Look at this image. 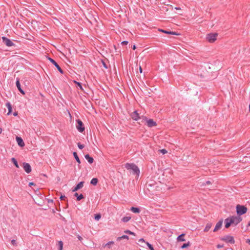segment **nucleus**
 Masks as SVG:
<instances>
[{"label":"nucleus","instance_id":"393cba45","mask_svg":"<svg viewBox=\"0 0 250 250\" xmlns=\"http://www.w3.org/2000/svg\"><path fill=\"white\" fill-rule=\"evenodd\" d=\"M122 239H126V240H128L129 239V237L127 235H123V236H120V237H118L117 238V241H120Z\"/></svg>","mask_w":250,"mask_h":250},{"label":"nucleus","instance_id":"0eeeda50","mask_svg":"<svg viewBox=\"0 0 250 250\" xmlns=\"http://www.w3.org/2000/svg\"><path fill=\"white\" fill-rule=\"evenodd\" d=\"M2 42L7 46L11 47L12 46H15V44L11 40H10L9 39L7 38L6 37H2Z\"/></svg>","mask_w":250,"mask_h":250},{"label":"nucleus","instance_id":"37998d69","mask_svg":"<svg viewBox=\"0 0 250 250\" xmlns=\"http://www.w3.org/2000/svg\"><path fill=\"white\" fill-rule=\"evenodd\" d=\"M128 42L127 41H123L121 42V44L123 45H127L128 44Z\"/></svg>","mask_w":250,"mask_h":250},{"label":"nucleus","instance_id":"e433bc0d","mask_svg":"<svg viewBox=\"0 0 250 250\" xmlns=\"http://www.w3.org/2000/svg\"><path fill=\"white\" fill-rule=\"evenodd\" d=\"M114 244V242L113 241H110L109 242H108L107 243H106L105 245V246H107L109 248H110V246L111 244Z\"/></svg>","mask_w":250,"mask_h":250},{"label":"nucleus","instance_id":"ea45409f","mask_svg":"<svg viewBox=\"0 0 250 250\" xmlns=\"http://www.w3.org/2000/svg\"><path fill=\"white\" fill-rule=\"evenodd\" d=\"M11 244L12 245H14V246H17V243H16V241L14 239H13L11 240Z\"/></svg>","mask_w":250,"mask_h":250},{"label":"nucleus","instance_id":"4c0bfd02","mask_svg":"<svg viewBox=\"0 0 250 250\" xmlns=\"http://www.w3.org/2000/svg\"><path fill=\"white\" fill-rule=\"evenodd\" d=\"M159 151H160L161 153H162L163 154H165L166 153H167V150L165 149H160L159 150Z\"/></svg>","mask_w":250,"mask_h":250},{"label":"nucleus","instance_id":"bf43d9fd","mask_svg":"<svg viewBox=\"0 0 250 250\" xmlns=\"http://www.w3.org/2000/svg\"><path fill=\"white\" fill-rule=\"evenodd\" d=\"M114 48L116 49V46L114 45Z\"/></svg>","mask_w":250,"mask_h":250},{"label":"nucleus","instance_id":"6ab92c4d","mask_svg":"<svg viewBox=\"0 0 250 250\" xmlns=\"http://www.w3.org/2000/svg\"><path fill=\"white\" fill-rule=\"evenodd\" d=\"M225 227L227 229L229 228L232 225L231 221L230 220L229 217L225 220Z\"/></svg>","mask_w":250,"mask_h":250},{"label":"nucleus","instance_id":"bb28decb","mask_svg":"<svg viewBox=\"0 0 250 250\" xmlns=\"http://www.w3.org/2000/svg\"><path fill=\"white\" fill-rule=\"evenodd\" d=\"M73 156L74 157V158H75L76 161L79 163V164H80L81 163V161H80V159L77 153L76 152H74L73 153Z\"/></svg>","mask_w":250,"mask_h":250},{"label":"nucleus","instance_id":"a878e982","mask_svg":"<svg viewBox=\"0 0 250 250\" xmlns=\"http://www.w3.org/2000/svg\"><path fill=\"white\" fill-rule=\"evenodd\" d=\"M98 182V180L96 178H93L90 181V184L92 185L96 186Z\"/></svg>","mask_w":250,"mask_h":250},{"label":"nucleus","instance_id":"dca6fc26","mask_svg":"<svg viewBox=\"0 0 250 250\" xmlns=\"http://www.w3.org/2000/svg\"><path fill=\"white\" fill-rule=\"evenodd\" d=\"M159 30L162 32H163L165 34H170V35H178V34L176 33L175 32L171 31L170 30H166L162 29H159Z\"/></svg>","mask_w":250,"mask_h":250},{"label":"nucleus","instance_id":"473e14b6","mask_svg":"<svg viewBox=\"0 0 250 250\" xmlns=\"http://www.w3.org/2000/svg\"><path fill=\"white\" fill-rule=\"evenodd\" d=\"M146 244L148 249H149V250H154L153 247L152 246V245L151 244H150V243H149L147 242H146Z\"/></svg>","mask_w":250,"mask_h":250},{"label":"nucleus","instance_id":"423d86ee","mask_svg":"<svg viewBox=\"0 0 250 250\" xmlns=\"http://www.w3.org/2000/svg\"><path fill=\"white\" fill-rule=\"evenodd\" d=\"M220 239L222 241L230 244H234L235 243L234 237L230 235H225L223 237L221 238Z\"/></svg>","mask_w":250,"mask_h":250},{"label":"nucleus","instance_id":"aec40b11","mask_svg":"<svg viewBox=\"0 0 250 250\" xmlns=\"http://www.w3.org/2000/svg\"><path fill=\"white\" fill-rule=\"evenodd\" d=\"M85 158L88 162L89 164H92L94 162V159L93 157H91L88 154H86L84 156Z\"/></svg>","mask_w":250,"mask_h":250},{"label":"nucleus","instance_id":"4be33fe9","mask_svg":"<svg viewBox=\"0 0 250 250\" xmlns=\"http://www.w3.org/2000/svg\"><path fill=\"white\" fill-rule=\"evenodd\" d=\"M130 210L135 213H139L141 211L140 208L134 207L130 208Z\"/></svg>","mask_w":250,"mask_h":250},{"label":"nucleus","instance_id":"79ce46f5","mask_svg":"<svg viewBox=\"0 0 250 250\" xmlns=\"http://www.w3.org/2000/svg\"><path fill=\"white\" fill-rule=\"evenodd\" d=\"M162 10L163 11H167L168 8L166 6H163Z\"/></svg>","mask_w":250,"mask_h":250},{"label":"nucleus","instance_id":"c03bdc74","mask_svg":"<svg viewBox=\"0 0 250 250\" xmlns=\"http://www.w3.org/2000/svg\"><path fill=\"white\" fill-rule=\"evenodd\" d=\"M211 184V182H210V181H206V183H204V185L206 186V185H210V184Z\"/></svg>","mask_w":250,"mask_h":250},{"label":"nucleus","instance_id":"2f4dec72","mask_svg":"<svg viewBox=\"0 0 250 250\" xmlns=\"http://www.w3.org/2000/svg\"><path fill=\"white\" fill-rule=\"evenodd\" d=\"M124 232L125 233H126V234H130V235H135V233L129 230H125L124 231Z\"/></svg>","mask_w":250,"mask_h":250},{"label":"nucleus","instance_id":"6e6d98bb","mask_svg":"<svg viewBox=\"0 0 250 250\" xmlns=\"http://www.w3.org/2000/svg\"><path fill=\"white\" fill-rule=\"evenodd\" d=\"M175 9L176 10H179V9H180V7H175Z\"/></svg>","mask_w":250,"mask_h":250},{"label":"nucleus","instance_id":"39448f33","mask_svg":"<svg viewBox=\"0 0 250 250\" xmlns=\"http://www.w3.org/2000/svg\"><path fill=\"white\" fill-rule=\"evenodd\" d=\"M76 127L77 130L80 132H83L84 131L85 128L83 122L81 120L78 119L76 120Z\"/></svg>","mask_w":250,"mask_h":250},{"label":"nucleus","instance_id":"052dcab7","mask_svg":"<svg viewBox=\"0 0 250 250\" xmlns=\"http://www.w3.org/2000/svg\"><path fill=\"white\" fill-rule=\"evenodd\" d=\"M249 108H250V105H249Z\"/></svg>","mask_w":250,"mask_h":250},{"label":"nucleus","instance_id":"c85d7f7f","mask_svg":"<svg viewBox=\"0 0 250 250\" xmlns=\"http://www.w3.org/2000/svg\"><path fill=\"white\" fill-rule=\"evenodd\" d=\"M131 219L130 216H125L122 219V221L123 222L126 223Z\"/></svg>","mask_w":250,"mask_h":250},{"label":"nucleus","instance_id":"9d476101","mask_svg":"<svg viewBox=\"0 0 250 250\" xmlns=\"http://www.w3.org/2000/svg\"><path fill=\"white\" fill-rule=\"evenodd\" d=\"M23 169H24V171L27 173H29L31 172L32 169H31V166L29 164L25 163V162L23 163Z\"/></svg>","mask_w":250,"mask_h":250},{"label":"nucleus","instance_id":"72a5a7b5","mask_svg":"<svg viewBox=\"0 0 250 250\" xmlns=\"http://www.w3.org/2000/svg\"><path fill=\"white\" fill-rule=\"evenodd\" d=\"M101 218V215L100 213L96 214L95 215L94 219L96 220H99Z\"/></svg>","mask_w":250,"mask_h":250},{"label":"nucleus","instance_id":"5701e85b","mask_svg":"<svg viewBox=\"0 0 250 250\" xmlns=\"http://www.w3.org/2000/svg\"><path fill=\"white\" fill-rule=\"evenodd\" d=\"M185 235V233H182L181 234L179 235L177 238V241H182V242L185 241L186 240L184 238Z\"/></svg>","mask_w":250,"mask_h":250},{"label":"nucleus","instance_id":"f8f14e48","mask_svg":"<svg viewBox=\"0 0 250 250\" xmlns=\"http://www.w3.org/2000/svg\"><path fill=\"white\" fill-rule=\"evenodd\" d=\"M16 86L17 87L18 90H19V91L22 95H24L25 94V92L24 91V90L21 87V84H20V79L19 78H17L16 79Z\"/></svg>","mask_w":250,"mask_h":250},{"label":"nucleus","instance_id":"3c124183","mask_svg":"<svg viewBox=\"0 0 250 250\" xmlns=\"http://www.w3.org/2000/svg\"><path fill=\"white\" fill-rule=\"evenodd\" d=\"M246 242L250 245V239H248Z\"/></svg>","mask_w":250,"mask_h":250},{"label":"nucleus","instance_id":"412c9836","mask_svg":"<svg viewBox=\"0 0 250 250\" xmlns=\"http://www.w3.org/2000/svg\"><path fill=\"white\" fill-rule=\"evenodd\" d=\"M74 196L75 197H77V200L79 201L80 200H81L82 199H83L84 197V196L82 194H79L78 193L76 192L74 194Z\"/></svg>","mask_w":250,"mask_h":250},{"label":"nucleus","instance_id":"ddd939ff","mask_svg":"<svg viewBox=\"0 0 250 250\" xmlns=\"http://www.w3.org/2000/svg\"><path fill=\"white\" fill-rule=\"evenodd\" d=\"M16 139L18 145L20 146L23 147L25 146V144L22 139L21 137L16 136Z\"/></svg>","mask_w":250,"mask_h":250},{"label":"nucleus","instance_id":"864d4df0","mask_svg":"<svg viewBox=\"0 0 250 250\" xmlns=\"http://www.w3.org/2000/svg\"><path fill=\"white\" fill-rule=\"evenodd\" d=\"M78 238L79 240H81L82 239V237H81V236H79H79H78Z\"/></svg>","mask_w":250,"mask_h":250},{"label":"nucleus","instance_id":"4468645a","mask_svg":"<svg viewBox=\"0 0 250 250\" xmlns=\"http://www.w3.org/2000/svg\"><path fill=\"white\" fill-rule=\"evenodd\" d=\"M84 182H80L76 186L72 189L73 192L76 191L79 189L82 188L83 186Z\"/></svg>","mask_w":250,"mask_h":250},{"label":"nucleus","instance_id":"58836bf2","mask_svg":"<svg viewBox=\"0 0 250 250\" xmlns=\"http://www.w3.org/2000/svg\"><path fill=\"white\" fill-rule=\"evenodd\" d=\"M102 64L103 65V66L105 68V69H107L108 68V66H107V65L105 63V62L102 60Z\"/></svg>","mask_w":250,"mask_h":250},{"label":"nucleus","instance_id":"9b49d317","mask_svg":"<svg viewBox=\"0 0 250 250\" xmlns=\"http://www.w3.org/2000/svg\"><path fill=\"white\" fill-rule=\"evenodd\" d=\"M145 125L149 127H152L157 125V123L153 119H148Z\"/></svg>","mask_w":250,"mask_h":250},{"label":"nucleus","instance_id":"6e6552de","mask_svg":"<svg viewBox=\"0 0 250 250\" xmlns=\"http://www.w3.org/2000/svg\"><path fill=\"white\" fill-rule=\"evenodd\" d=\"M48 60L57 68V70L61 73L63 74L64 72L59 64L56 62V61L53 59L48 57Z\"/></svg>","mask_w":250,"mask_h":250},{"label":"nucleus","instance_id":"f704fd0d","mask_svg":"<svg viewBox=\"0 0 250 250\" xmlns=\"http://www.w3.org/2000/svg\"><path fill=\"white\" fill-rule=\"evenodd\" d=\"M59 250H62V246H63V243L62 242V241H61L59 242Z\"/></svg>","mask_w":250,"mask_h":250},{"label":"nucleus","instance_id":"de8ad7c7","mask_svg":"<svg viewBox=\"0 0 250 250\" xmlns=\"http://www.w3.org/2000/svg\"><path fill=\"white\" fill-rule=\"evenodd\" d=\"M139 242H145V240L143 238H141L139 240Z\"/></svg>","mask_w":250,"mask_h":250},{"label":"nucleus","instance_id":"4d7b16f0","mask_svg":"<svg viewBox=\"0 0 250 250\" xmlns=\"http://www.w3.org/2000/svg\"><path fill=\"white\" fill-rule=\"evenodd\" d=\"M50 202H53V200H48V203H50Z\"/></svg>","mask_w":250,"mask_h":250},{"label":"nucleus","instance_id":"a18cd8bd","mask_svg":"<svg viewBox=\"0 0 250 250\" xmlns=\"http://www.w3.org/2000/svg\"><path fill=\"white\" fill-rule=\"evenodd\" d=\"M36 184L33 182H30L29 183V186L31 187L32 186H35Z\"/></svg>","mask_w":250,"mask_h":250},{"label":"nucleus","instance_id":"f257e3e1","mask_svg":"<svg viewBox=\"0 0 250 250\" xmlns=\"http://www.w3.org/2000/svg\"><path fill=\"white\" fill-rule=\"evenodd\" d=\"M125 167L127 169H131L133 171L134 174L139 175L140 173V170L138 166L133 163L129 164L126 163L125 165Z\"/></svg>","mask_w":250,"mask_h":250},{"label":"nucleus","instance_id":"7ed1b4c3","mask_svg":"<svg viewBox=\"0 0 250 250\" xmlns=\"http://www.w3.org/2000/svg\"><path fill=\"white\" fill-rule=\"evenodd\" d=\"M218 34L217 33H209L207 35L206 40L210 43L214 42L217 39Z\"/></svg>","mask_w":250,"mask_h":250},{"label":"nucleus","instance_id":"cd10ccee","mask_svg":"<svg viewBox=\"0 0 250 250\" xmlns=\"http://www.w3.org/2000/svg\"><path fill=\"white\" fill-rule=\"evenodd\" d=\"M11 161L13 163L14 165L17 168H19V167L18 162H17V161L16 160V159L15 158H11Z\"/></svg>","mask_w":250,"mask_h":250},{"label":"nucleus","instance_id":"f3484780","mask_svg":"<svg viewBox=\"0 0 250 250\" xmlns=\"http://www.w3.org/2000/svg\"><path fill=\"white\" fill-rule=\"evenodd\" d=\"M139 120H140L141 121L138 122V123L139 124L141 125L142 124H145L146 123V122H147L148 119L146 116L142 115V116H140V118L139 119Z\"/></svg>","mask_w":250,"mask_h":250},{"label":"nucleus","instance_id":"2eb2a0df","mask_svg":"<svg viewBox=\"0 0 250 250\" xmlns=\"http://www.w3.org/2000/svg\"><path fill=\"white\" fill-rule=\"evenodd\" d=\"M222 223H223V219H222L217 223V224L215 226V227L213 229V231L216 232L218 229H219L222 226Z\"/></svg>","mask_w":250,"mask_h":250},{"label":"nucleus","instance_id":"20e7f679","mask_svg":"<svg viewBox=\"0 0 250 250\" xmlns=\"http://www.w3.org/2000/svg\"><path fill=\"white\" fill-rule=\"evenodd\" d=\"M229 218L231 221L232 225L235 226L238 225L242 221V218L239 216H232Z\"/></svg>","mask_w":250,"mask_h":250},{"label":"nucleus","instance_id":"1a4fd4ad","mask_svg":"<svg viewBox=\"0 0 250 250\" xmlns=\"http://www.w3.org/2000/svg\"><path fill=\"white\" fill-rule=\"evenodd\" d=\"M130 116L131 117V118L134 121H138L140 118V116L137 110H135L132 112L131 113H130Z\"/></svg>","mask_w":250,"mask_h":250},{"label":"nucleus","instance_id":"5fc2aeb1","mask_svg":"<svg viewBox=\"0 0 250 250\" xmlns=\"http://www.w3.org/2000/svg\"><path fill=\"white\" fill-rule=\"evenodd\" d=\"M247 227H250V221H249Z\"/></svg>","mask_w":250,"mask_h":250},{"label":"nucleus","instance_id":"7c9ffc66","mask_svg":"<svg viewBox=\"0 0 250 250\" xmlns=\"http://www.w3.org/2000/svg\"><path fill=\"white\" fill-rule=\"evenodd\" d=\"M74 82L77 84V86L80 88V89H81L82 90H83L82 83H81L80 82H78L76 81H74Z\"/></svg>","mask_w":250,"mask_h":250},{"label":"nucleus","instance_id":"49530a36","mask_svg":"<svg viewBox=\"0 0 250 250\" xmlns=\"http://www.w3.org/2000/svg\"><path fill=\"white\" fill-rule=\"evenodd\" d=\"M18 112H17V111H15V112H14L13 113V115H14V116H17L18 115Z\"/></svg>","mask_w":250,"mask_h":250},{"label":"nucleus","instance_id":"a19ab883","mask_svg":"<svg viewBox=\"0 0 250 250\" xmlns=\"http://www.w3.org/2000/svg\"><path fill=\"white\" fill-rule=\"evenodd\" d=\"M60 200H65V199H66V197H65V195H61V196H60Z\"/></svg>","mask_w":250,"mask_h":250},{"label":"nucleus","instance_id":"b1692460","mask_svg":"<svg viewBox=\"0 0 250 250\" xmlns=\"http://www.w3.org/2000/svg\"><path fill=\"white\" fill-rule=\"evenodd\" d=\"M212 226V223H208L207 224L205 228L204 229V232H208Z\"/></svg>","mask_w":250,"mask_h":250},{"label":"nucleus","instance_id":"8fccbe9b","mask_svg":"<svg viewBox=\"0 0 250 250\" xmlns=\"http://www.w3.org/2000/svg\"><path fill=\"white\" fill-rule=\"evenodd\" d=\"M223 247V245H218L217 246V248H218V249H219V248H222Z\"/></svg>","mask_w":250,"mask_h":250},{"label":"nucleus","instance_id":"09e8293b","mask_svg":"<svg viewBox=\"0 0 250 250\" xmlns=\"http://www.w3.org/2000/svg\"><path fill=\"white\" fill-rule=\"evenodd\" d=\"M131 47H132L133 50H135L136 48V45L135 44H134L133 46H132Z\"/></svg>","mask_w":250,"mask_h":250},{"label":"nucleus","instance_id":"f03ea898","mask_svg":"<svg viewBox=\"0 0 250 250\" xmlns=\"http://www.w3.org/2000/svg\"><path fill=\"white\" fill-rule=\"evenodd\" d=\"M236 212L238 216H240L245 214L247 211V208L244 206L237 205L236 206Z\"/></svg>","mask_w":250,"mask_h":250},{"label":"nucleus","instance_id":"13d9d810","mask_svg":"<svg viewBox=\"0 0 250 250\" xmlns=\"http://www.w3.org/2000/svg\"><path fill=\"white\" fill-rule=\"evenodd\" d=\"M2 131V128H0V133H1Z\"/></svg>","mask_w":250,"mask_h":250},{"label":"nucleus","instance_id":"603ef678","mask_svg":"<svg viewBox=\"0 0 250 250\" xmlns=\"http://www.w3.org/2000/svg\"><path fill=\"white\" fill-rule=\"evenodd\" d=\"M139 71H140V72L141 73H142V72H143L142 68H141V66H140V68H139Z\"/></svg>","mask_w":250,"mask_h":250},{"label":"nucleus","instance_id":"c9c22d12","mask_svg":"<svg viewBox=\"0 0 250 250\" xmlns=\"http://www.w3.org/2000/svg\"><path fill=\"white\" fill-rule=\"evenodd\" d=\"M78 146L79 149H82L84 147V145L81 144L80 143H78Z\"/></svg>","mask_w":250,"mask_h":250},{"label":"nucleus","instance_id":"c756f323","mask_svg":"<svg viewBox=\"0 0 250 250\" xmlns=\"http://www.w3.org/2000/svg\"><path fill=\"white\" fill-rule=\"evenodd\" d=\"M190 245V242L188 241V243H184L181 246V248L182 249H185V248H188V247H189V246Z\"/></svg>","mask_w":250,"mask_h":250},{"label":"nucleus","instance_id":"a211bd4d","mask_svg":"<svg viewBox=\"0 0 250 250\" xmlns=\"http://www.w3.org/2000/svg\"><path fill=\"white\" fill-rule=\"evenodd\" d=\"M6 106L7 107L8 112L7 114V115H9L10 114H11L12 111V105L9 102H8L5 104Z\"/></svg>","mask_w":250,"mask_h":250}]
</instances>
